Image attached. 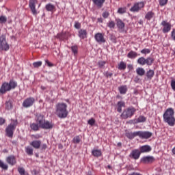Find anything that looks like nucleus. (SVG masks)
Wrapping results in <instances>:
<instances>
[{
    "mask_svg": "<svg viewBox=\"0 0 175 175\" xmlns=\"http://www.w3.org/2000/svg\"><path fill=\"white\" fill-rule=\"evenodd\" d=\"M68 105L64 103H58L55 105V114L59 118H66L69 112L68 111Z\"/></svg>",
    "mask_w": 175,
    "mask_h": 175,
    "instance_id": "obj_1",
    "label": "nucleus"
},
{
    "mask_svg": "<svg viewBox=\"0 0 175 175\" xmlns=\"http://www.w3.org/2000/svg\"><path fill=\"white\" fill-rule=\"evenodd\" d=\"M163 118L164 122L170 126H174V109H173V108L167 109L163 115Z\"/></svg>",
    "mask_w": 175,
    "mask_h": 175,
    "instance_id": "obj_2",
    "label": "nucleus"
},
{
    "mask_svg": "<svg viewBox=\"0 0 175 175\" xmlns=\"http://www.w3.org/2000/svg\"><path fill=\"white\" fill-rule=\"evenodd\" d=\"M17 87V82L10 80L9 83H4L2 84L1 88V94H5L8 92V91H10V90H14Z\"/></svg>",
    "mask_w": 175,
    "mask_h": 175,
    "instance_id": "obj_3",
    "label": "nucleus"
},
{
    "mask_svg": "<svg viewBox=\"0 0 175 175\" xmlns=\"http://www.w3.org/2000/svg\"><path fill=\"white\" fill-rule=\"evenodd\" d=\"M135 113H136V109H135V107H130L123 111L121 114V117L122 118H124V120H126V118H131Z\"/></svg>",
    "mask_w": 175,
    "mask_h": 175,
    "instance_id": "obj_4",
    "label": "nucleus"
},
{
    "mask_svg": "<svg viewBox=\"0 0 175 175\" xmlns=\"http://www.w3.org/2000/svg\"><path fill=\"white\" fill-rule=\"evenodd\" d=\"M16 126H17V121H14L13 123H11L10 125L7 126L5 129V133L8 137H13L14 131H16Z\"/></svg>",
    "mask_w": 175,
    "mask_h": 175,
    "instance_id": "obj_5",
    "label": "nucleus"
},
{
    "mask_svg": "<svg viewBox=\"0 0 175 175\" xmlns=\"http://www.w3.org/2000/svg\"><path fill=\"white\" fill-rule=\"evenodd\" d=\"M146 3L144 1L137 2L134 3L133 6L130 9V12H133V13H137L139 10H142Z\"/></svg>",
    "mask_w": 175,
    "mask_h": 175,
    "instance_id": "obj_6",
    "label": "nucleus"
},
{
    "mask_svg": "<svg viewBox=\"0 0 175 175\" xmlns=\"http://www.w3.org/2000/svg\"><path fill=\"white\" fill-rule=\"evenodd\" d=\"M1 50L4 51H8V50H9V49H10L9 44H8V42L6 41V36L5 35H3L1 36Z\"/></svg>",
    "mask_w": 175,
    "mask_h": 175,
    "instance_id": "obj_7",
    "label": "nucleus"
},
{
    "mask_svg": "<svg viewBox=\"0 0 175 175\" xmlns=\"http://www.w3.org/2000/svg\"><path fill=\"white\" fill-rule=\"evenodd\" d=\"M35 103V98L33 97H29L26 98L23 103V107L27 109V107H31Z\"/></svg>",
    "mask_w": 175,
    "mask_h": 175,
    "instance_id": "obj_8",
    "label": "nucleus"
},
{
    "mask_svg": "<svg viewBox=\"0 0 175 175\" xmlns=\"http://www.w3.org/2000/svg\"><path fill=\"white\" fill-rule=\"evenodd\" d=\"M36 122L38 124L40 128L42 126V124L46 121V118H44V116L40 114V113H36Z\"/></svg>",
    "mask_w": 175,
    "mask_h": 175,
    "instance_id": "obj_9",
    "label": "nucleus"
},
{
    "mask_svg": "<svg viewBox=\"0 0 175 175\" xmlns=\"http://www.w3.org/2000/svg\"><path fill=\"white\" fill-rule=\"evenodd\" d=\"M161 25L163 27V33H167V32H170L172 29V25H170V23H167L166 21H163L161 22Z\"/></svg>",
    "mask_w": 175,
    "mask_h": 175,
    "instance_id": "obj_10",
    "label": "nucleus"
},
{
    "mask_svg": "<svg viewBox=\"0 0 175 175\" xmlns=\"http://www.w3.org/2000/svg\"><path fill=\"white\" fill-rule=\"evenodd\" d=\"M138 136L140 139H150L152 136V133L149 131H138Z\"/></svg>",
    "mask_w": 175,
    "mask_h": 175,
    "instance_id": "obj_11",
    "label": "nucleus"
},
{
    "mask_svg": "<svg viewBox=\"0 0 175 175\" xmlns=\"http://www.w3.org/2000/svg\"><path fill=\"white\" fill-rule=\"evenodd\" d=\"M142 163H152L155 162V157L153 156H145L141 159Z\"/></svg>",
    "mask_w": 175,
    "mask_h": 175,
    "instance_id": "obj_12",
    "label": "nucleus"
},
{
    "mask_svg": "<svg viewBox=\"0 0 175 175\" xmlns=\"http://www.w3.org/2000/svg\"><path fill=\"white\" fill-rule=\"evenodd\" d=\"M95 40L97 43H106L105 36L102 33H97L94 36Z\"/></svg>",
    "mask_w": 175,
    "mask_h": 175,
    "instance_id": "obj_13",
    "label": "nucleus"
},
{
    "mask_svg": "<svg viewBox=\"0 0 175 175\" xmlns=\"http://www.w3.org/2000/svg\"><path fill=\"white\" fill-rule=\"evenodd\" d=\"M38 2L37 0H30L29 1V8L32 12V14H34V16H36L38 14V12H36V3Z\"/></svg>",
    "mask_w": 175,
    "mask_h": 175,
    "instance_id": "obj_14",
    "label": "nucleus"
},
{
    "mask_svg": "<svg viewBox=\"0 0 175 175\" xmlns=\"http://www.w3.org/2000/svg\"><path fill=\"white\" fill-rule=\"evenodd\" d=\"M140 154H142L141 152L139 150L135 149V150H133L131 151L129 157H130V158H132L133 159L136 160V159H139V158H140Z\"/></svg>",
    "mask_w": 175,
    "mask_h": 175,
    "instance_id": "obj_15",
    "label": "nucleus"
},
{
    "mask_svg": "<svg viewBox=\"0 0 175 175\" xmlns=\"http://www.w3.org/2000/svg\"><path fill=\"white\" fill-rule=\"evenodd\" d=\"M53 126L54 125L53 124V123L50 122L49 121L45 120L40 128H42V129H53Z\"/></svg>",
    "mask_w": 175,
    "mask_h": 175,
    "instance_id": "obj_16",
    "label": "nucleus"
},
{
    "mask_svg": "<svg viewBox=\"0 0 175 175\" xmlns=\"http://www.w3.org/2000/svg\"><path fill=\"white\" fill-rule=\"evenodd\" d=\"M136 136H139V131L135 132H126V137L127 139H129L130 140L133 139L136 137Z\"/></svg>",
    "mask_w": 175,
    "mask_h": 175,
    "instance_id": "obj_17",
    "label": "nucleus"
},
{
    "mask_svg": "<svg viewBox=\"0 0 175 175\" xmlns=\"http://www.w3.org/2000/svg\"><path fill=\"white\" fill-rule=\"evenodd\" d=\"M151 150H152V148H151V146H150L149 145H144L139 148V152H141V154H143L144 152H150Z\"/></svg>",
    "mask_w": 175,
    "mask_h": 175,
    "instance_id": "obj_18",
    "label": "nucleus"
},
{
    "mask_svg": "<svg viewBox=\"0 0 175 175\" xmlns=\"http://www.w3.org/2000/svg\"><path fill=\"white\" fill-rule=\"evenodd\" d=\"M105 1L106 0H92L94 5L98 9H102Z\"/></svg>",
    "mask_w": 175,
    "mask_h": 175,
    "instance_id": "obj_19",
    "label": "nucleus"
},
{
    "mask_svg": "<svg viewBox=\"0 0 175 175\" xmlns=\"http://www.w3.org/2000/svg\"><path fill=\"white\" fill-rule=\"evenodd\" d=\"M41 144H42V141L40 140H34L30 143V146H31V147H33V148H36V150H38V148H40Z\"/></svg>",
    "mask_w": 175,
    "mask_h": 175,
    "instance_id": "obj_20",
    "label": "nucleus"
},
{
    "mask_svg": "<svg viewBox=\"0 0 175 175\" xmlns=\"http://www.w3.org/2000/svg\"><path fill=\"white\" fill-rule=\"evenodd\" d=\"M7 162L9 163V165H11L12 166L16 165V157L14 155H10L6 159Z\"/></svg>",
    "mask_w": 175,
    "mask_h": 175,
    "instance_id": "obj_21",
    "label": "nucleus"
},
{
    "mask_svg": "<svg viewBox=\"0 0 175 175\" xmlns=\"http://www.w3.org/2000/svg\"><path fill=\"white\" fill-rule=\"evenodd\" d=\"M78 36H79L81 39H85V38H87V30L81 29L79 31Z\"/></svg>",
    "mask_w": 175,
    "mask_h": 175,
    "instance_id": "obj_22",
    "label": "nucleus"
},
{
    "mask_svg": "<svg viewBox=\"0 0 175 175\" xmlns=\"http://www.w3.org/2000/svg\"><path fill=\"white\" fill-rule=\"evenodd\" d=\"M147 118L144 116H140L137 119L134 120L133 124H139L140 122H146Z\"/></svg>",
    "mask_w": 175,
    "mask_h": 175,
    "instance_id": "obj_23",
    "label": "nucleus"
},
{
    "mask_svg": "<svg viewBox=\"0 0 175 175\" xmlns=\"http://www.w3.org/2000/svg\"><path fill=\"white\" fill-rule=\"evenodd\" d=\"M92 154L93 157H96V158H99V157L102 156V151L98 149H94L92 151Z\"/></svg>",
    "mask_w": 175,
    "mask_h": 175,
    "instance_id": "obj_24",
    "label": "nucleus"
},
{
    "mask_svg": "<svg viewBox=\"0 0 175 175\" xmlns=\"http://www.w3.org/2000/svg\"><path fill=\"white\" fill-rule=\"evenodd\" d=\"M118 90L120 92V94L122 95H125L126 94V92L128 91V87L126 85H122L118 88Z\"/></svg>",
    "mask_w": 175,
    "mask_h": 175,
    "instance_id": "obj_25",
    "label": "nucleus"
},
{
    "mask_svg": "<svg viewBox=\"0 0 175 175\" xmlns=\"http://www.w3.org/2000/svg\"><path fill=\"white\" fill-rule=\"evenodd\" d=\"M116 25L119 29H124L125 28V23L121 19H116Z\"/></svg>",
    "mask_w": 175,
    "mask_h": 175,
    "instance_id": "obj_26",
    "label": "nucleus"
},
{
    "mask_svg": "<svg viewBox=\"0 0 175 175\" xmlns=\"http://www.w3.org/2000/svg\"><path fill=\"white\" fill-rule=\"evenodd\" d=\"M137 53L133 51H131L128 54H127V57L130 58L131 59H135L137 57Z\"/></svg>",
    "mask_w": 175,
    "mask_h": 175,
    "instance_id": "obj_27",
    "label": "nucleus"
},
{
    "mask_svg": "<svg viewBox=\"0 0 175 175\" xmlns=\"http://www.w3.org/2000/svg\"><path fill=\"white\" fill-rule=\"evenodd\" d=\"M122 107H125V103L123 101L118 102L117 111H118V113H121V111H122Z\"/></svg>",
    "mask_w": 175,
    "mask_h": 175,
    "instance_id": "obj_28",
    "label": "nucleus"
},
{
    "mask_svg": "<svg viewBox=\"0 0 175 175\" xmlns=\"http://www.w3.org/2000/svg\"><path fill=\"white\" fill-rule=\"evenodd\" d=\"M45 9L47 10V12H54L55 10V6L51 3H49L46 5Z\"/></svg>",
    "mask_w": 175,
    "mask_h": 175,
    "instance_id": "obj_29",
    "label": "nucleus"
},
{
    "mask_svg": "<svg viewBox=\"0 0 175 175\" xmlns=\"http://www.w3.org/2000/svg\"><path fill=\"white\" fill-rule=\"evenodd\" d=\"M136 72L138 76H144L146 74V70L143 68H137Z\"/></svg>",
    "mask_w": 175,
    "mask_h": 175,
    "instance_id": "obj_30",
    "label": "nucleus"
},
{
    "mask_svg": "<svg viewBox=\"0 0 175 175\" xmlns=\"http://www.w3.org/2000/svg\"><path fill=\"white\" fill-rule=\"evenodd\" d=\"M30 128L31 131L36 132V131H39V128H40V126H39L38 123H32L30 124Z\"/></svg>",
    "mask_w": 175,
    "mask_h": 175,
    "instance_id": "obj_31",
    "label": "nucleus"
},
{
    "mask_svg": "<svg viewBox=\"0 0 175 175\" xmlns=\"http://www.w3.org/2000/svg\"><path fill=\"white\" fill-rule=\"evenodd\" d=\"M154 72L153 70H149L146 72V77L147 79H149V80H151L154 77Z\"/></svg>",
    "mask_w": 175,
    "mask_h": 175,
    "instance_id": "obj_32",
    "label": "nucleus"
},
{
    "mask_svg": "<svg viewBox=\"0 0 175 175\" xmlns=\"http://www.w3.org/2000/svg\"><path fill=\"white\" fill-rule=\"evenodd\" d=\"M152 64H154V58L149 57L145 59V65L146 64L150 66Z\"/></svg>",
    "mask_w": 175,
    "mask_h": 175,
    "instance_id": "obj_33",
    "label": "nucleus"
},
{
    "mask_svg": "<svg viewBox=\"0 0 175 175\" xmlns=\"http://www.w3.org/2000/svg\"><path fill=\"white\" fill-rule=\"evenodd\" d=\"M5 109H7V110H11V109H13V104H12V100L9 99L8 101L5 102Z\"/></svg>",
    "mask_w": 175,
    "mask_h": 175,
    "instance_id": "obj_34",
    "label": "nucleus"
},
{
    "mask_svg": "<svg viewBox=\"0 0 175 175\" xmlns=\"http://www.w3.org/2000/svg\"><path fill=\"white\" fill-rule=\"evenodd\" d=\"M25 152L27 154V155L32 156L33 155V149L30 146H27L25 147Z\"/></svg>",
    "mask_w": 175,
    "mask_h": 175,
    "instance_id": "obj_35",
    "label": "nucleus"
},
{
    "mask_svg": "<svg viewBox=\"0 0 175 175\" xmlns=\"http://www.w3.org/2000/svg\"><path fill=\"white\" fill-rule=\"evenodd\" d=\"M57 38L58 39H60L61 40H64V39H68V37L66 36V33H58L57 35Z\"/></svg>",
    "mask_w": 175,
    "mask_h": 175,
    "instance_id": "obj_36",
    "label": "nucleus"
},
{
    "mask_svg": "<svg viewBox=\"0 0 175 175\" xmlns=\"http://www.w3.org/2000/svg\"><path fill=\"white\" fill-rule=\"evenodd\" d=\"M118 69L119 70H125V69H126V64H125L124 62H121L118 64Z\"/></svg>",
    "mask_w": 175,
    "mask_h": 175,
    "instance_id": "obj_37",
    "label": "nucleus"
},
{
    "mask_svg": "<svg viewBox=\"0 0 175 175\" xmlns=\"http://www.w3.org/2000/svg\"><path fill=\"white\" fill-rule=\"evenodd\" d=\"M18 172L21 175H29L28 174V172H25V169H24V167H18Z\"/></svg>",
    "mask_w": 175,
    "mask_h": 175,
    "instance_id": "obj_38",
    "label": "nucleus"
},
{
    "mask_svg": "<svg viewBox=\"0 0 175 175\" xmlns=\"http://www.w3.org/2000/svg\"><path fill=\"white\" fill-rule=\"evenodd\" d=\"M137 64L142 66L146 65V58H144V57L138 58Z\"/></svg>",
    "mask_w": 175,
    "mask_h": 175,
    "instance_id": "obj_39",
    "label": "nucleus"
},
{
    "mask_svg": "<svg viewBox=\"0 0 175 175\" xmlns=\"http://www.w3.org/2000/svg\"><path fill=\"white\" fill-rule=\"evenodd\" d=\"M153 17L154 12H148L145 16V18H146V20H151V18H152Z\"/></svg>",
    "mask_w": 175,
    "mask_h": 175,
    "instance_id": "obj_40",
    "label": "nucleus"
},
{
    "mask_svg": "<svg viewBox=\"0 0 175 175\" xmlns=\"http://www.w3.org/2000/svg\"><path fill=\"white\" fill-rule=\"evenodd\" d=\"M118 13L119 14H124V13H126V8H120L118 10Z\"/></svg>",
    "mask_w": 175,
    "mask_h": 175,
    "instance_id": "obj_41",
    "label": "nucleus"
},
{
    "mask_svg": "<svg viewBox=\"0 0 175 175\" xmlns=\"http://www.w3.org/2000/svg\"><path fill=\"white\" fill-rule=\"evenodd\" d=\"M71 50H72V52L73 53L74 55H76V54H77V52H78L77 46H71Z\"/></svg>",
    "mask_w": 175,
    "mask_h": 175,
    "instance_id": "obj_42",
    "label": "nucleus"
},
{
    "mask_svg": "<svg viewBox=\"0 0 175 175\" xmlns=\"http://www.w3.org/2000/svg\"><path fill=\"white\" fill-rule=\"evenodd\" d=\"M80 141L81 139L79 136H76L72 139L73 143H75V144H79V143H80Z\"/></svg>",
    "mask_w": 175,
    "mask_h": 175,
    "instance_id": "obj_43",
    "label": "nucleus"
},
{
    "mask_svg": "<svg viewBox=\"0 0 175 175\" xmlns=\"http://www.w3.org/2000/svg\"><path fill=\"white\" fill-rule=\"evenodd\" d=\"M42 62H36L33 63V68H40L42 66Z\"/></svg>",
    "mask_w": 175,
    "mask_h": 175,
    "instance_id": "obj_44",
    "label": "nucleus"
},
{
    "mask_svg": "<svg viewBox=\"0 0 175 175\" xmlns=\"http://www.w3.org/2000/svg\"><path fill=\"white\" fill-rule=\"evenodd\" d=\"M1 169H3V170H8L9 166H8V164L3 163V162H1Z\"/></svg>",
    "mask_w": 175,
    "mask_h": 175,
    "instance_id": "obj_45",
    "label": "nucleus"
},
{
    "mask_svg": "<svg viewBox=\"0 0 175 175\" xmlns=\"http://www.w3.org/2000/svg\"><path fill=\"white\" fill-rule=\"evenodd\" d=\"M168 0H159V3L160 6H165V5L167 4Z\"/></svg>",
    "mask_w": 175,
    "mask_h": 175,
    "instance_id": "obj_46",
    "label": "nucleus"
},
{
    "mask_svg": "<svg viewBox=\"0 0 175 175\" xmlns=\"http://www.w3.org/2000/svg\"><path fill=\"white\" fill-rule=\"evenodd\" d=\"M88 124H89V125H90L91 126H94V125H95V119L92 118L88 121Z\"/></svg>",
    "mask_w": 175,
    "mask_h": 175,
    "instance_id": "obj_47",
    "label": "nucleus"
},
{
    "mask_svg": "<svg viewBox=\"0 0 175 175\" xmlns=\"http://www.w3.org/2000/svg\"><path fill=\"white\" fill-rule=\"evenodd\" d=\"M142 54H150L151 51L148 49H144L141 51Z\"/></svg>",
    "mask_w": 175,
    "mask_h": 175,
    "instance_id": "obj_48",
    "label": "nucleus"
},
{
    "mask_svg": "<svg viewBox=\"0 0 175 175\" xmlns=\"http://www.w3.org/2000/svg\"><path fill=\"white\" fill-rule=\"evenodd\" d=\"M98 65L99 68H103L105 65H106V62L105 61H100L98 62Z\"/></svg>",
    "mask_w": 175,
    "mask_h": 175,
    "instance_id": "obj_49",
    "label": "nucleus"
},
{
    "mask_svg": "<svg viewBox=\"0 0 175 175\" xmlns=\"http://www.w3.org/2000/svg\"><path fill=\"white\" fill-rule=\"evenodd\" d=\"M108 27L109 28H114V27H116V23L113 21H109L108 23Z\"/></svg>",
    "mask_w": 175,
    "mask_h": 175,
    "instance_id": "obj_50",
    "label": "nucleus"
},
{
    "mask_svg": "<svg viewBox=\"0 0 175 175\" xmlns=\"http://www.w3.org/2000/svg\"><path fill=\"white\" fill-rule=\"evenodd\" d=\"M6 21H8V18H6V16H1V23L5 24V23H6Z\"/></svg>",
    "mask_w": 175,
    "mask_h": 175,
    "instance_id": "obj_51",
    "label": "nucleus"
},
{
    "mask_svg": "<svg viewBox=\"0 0 175 175\" xmlns=\"http://www.w3.org/2000/svg\"><path fill=\"white\" fill-rule=\"evenodd\" d=\"M81 27V24H80V23L79 22H75V28H76L77 29H80Z\"/></svg>",
    "mask_w": 175,
    "mask_h": 175,
    "instance_id": "obj_52",
    "label": "nucleus"
},
{
    "mask_svg": "<svg viewBox=\"0 0 175 175\" xmlns=\"http://www.w3.org/2000/svg\"><path fill=\"white\" fill-rule=\"evenodd\" d=\"M110 39L113 43H116L117 38H116V36H114L113 35H111Z\"/></svg>",
    "mask_w": 175,
    "mask_h": 175,
    "instance_id": "obj_53",
    "label": "nucleus"
},
{
    "mask_svg": "<svg viewBox=\"0 0 175 175\" xmlns=\"http://www.w3.org/2000/svg\"><path fill=\"white\" fill-rule=\"evenodd\" d=\"M171 87H172L173 91H175V80L171 81Z\"/></svg>",
    "mask_w": 175,
    "mask_h": 175,
    "instance_id": "obj_54",
    "label": "nucleus"
},
{
    "mask_svg": "<svg viewBox=\"0 0 175 175\" xmlns=\"http://www.w3.org/2000/svg\"><path fill=\"white\" fill-rule=\"evenodd\" d=\"M109 14H110L108 12H105L103 13V17L104 18H107V17H109Z\"/></svg>",
    "mask_w": 175,
    "mask_h": 175,
    "instance_id": "obj_55",
    "label": "nucleus"
},
{
    "mask_svg": "<svg viewBox=\"0 0 175 175\" xmlns=\"http://www.w3.org/2000/svg\"><path fill=\"white\" fill-rule=\"evenodd\" d=\"M104 75L106 77H111V76H113V73L109 72H105Z\"/></svg>",
    "mask_w": 175,
    "mask_h": 175,
    "instance_id": "obj_56",
    "label": "nucleus"
},
{
    "mask_svg": "<svg viewBox=\"0 0 175 175\" xmlns=\"http://www.w3.org/2000/svg\"><path fill=\"white\" fill-rule=\"evenodd\" d=\"M45 62L49 67L54 66V64H53V63L50 62L49 60H46Z\"/></svg>",
    "mask_w": 175,
    "mask_h": 175,
    "instance_id": "obj_57",
    "label": "nucleus"
},
{
    "mask_svg": "<svg viewBox=\"0 0 175 175\" xmlns=\"http://www.w3.org/2000/svg\"><path fill=\"white\" fill-rule=\"evenodd\" d=\"M32 136H33V137H34L35 139H40V137H42V136H40V135H39V134L33 135Z\"/></svg>",
    "mask_w": 175,
    "mask_h": 175,
    "instance_id": "obj_58",
    "label": "nucleus"
},
{
    "mask_svg": "<svg viewBox=\"0 0 175 175\" xmlns=\"http://www.w3.org/2000/svg\"><path fill=\"white\" fill-rule=\"evenodd\" d=\"M47 148V145L46 144H44L41 146V150H46Z\"/></svg>",
    "mask_w": 175,
    "mask_h": 175,
    "instance_id": "obj_59",
    "label": "nucleus"
},
{
    "mask_svg": "<svg viewBox=\"0 0 175 175\" xmlns=\"http://www.w3.org/2000/svg\"><path fill=\"white\" fill-rule=\"evenodd\" d=\"M97 21H98V23H103V18H97Z\"/></svg>",
    "mask_w": 175,
    "mask_h": 175,
    "instance_id": "obj_60",
    "label": "nucleus"
},
{
    "mask_svg": "<svg viewBox=\"0 0 175 175\" xmlns=\"http://www.w3.org/2000/svg\"><path fill=\"white\" fill-rule=\"evenodd\" d=\"M127 68H129V69H133V66H132V64H129L128 66H127Z\"/></svg>",
    "mask_w": 175,
    "mask_h": 175,
    "instance_id": "obj_61",
    "label": "nucleus"
},
{
    "mask_svg": "<svg viewBox=\"0 0 175 175\" xmlns=\"http://www.w3.org/2000/svg\"><path fill=\"white\" fill-rule=\"evenodd\" d=\"M5 119L1 118V125H2L3 124H5Z\"/></svg>",
    "mask_w": 175,
    "mask_h": 175,
    "instance_id": "obj_62",
    "label": "nucleus"
},
{
    "mask_svg": "<svg viewBox=\"0 0 175 175\" xmlns=\"http://www.w3.org/2000/svg\"><path fill=\"white\" fill-rule=\"evenodd\" d=\"M58 147L59 148H60V150H62V148H64V146H62V144H59Z\"/></svg>",
    "mask_w": 175,
    "mask_h": 175,
    "instance_id": "obj_63",
    "label": "nucleus"
},
{
    "mask_svg": "<svg viewBox=\"0 0 175 175\" xmlns=\"http://www.w3.org/2000/svg\"><path fill=\"white\" fill-rule=\"evenodd\" d=\"M172 153L175 155V147L172 149Z\"/></svg>",
    "mask_w": 175,
    "mask_h": 175,
    "instance_id": "obj_64",
    "label": "nucleus"
}]
</instances>
